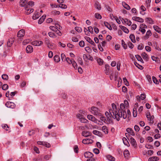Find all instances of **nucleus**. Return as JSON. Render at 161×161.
I'll return each instance as SVG.
<instances>
[{"label": "nucleus", "instance_id": "f257e3e1", "mask_svg": "<svg viewBox=\"0 0 161 161\" xmlns=\"http://www.w3.org/2000/svg\"><path fill=\"white\" fill-rule=\"evenodd\" d=\"M112 109L109 110L112 112V113L114 118L118 121L119 120L120 118L122 117L124 119H125L127 117V114L126 111V108L124 104L121 103L120 105V109L118 110L115 104L113 103L112 104Z\"/></svg>", "mask_w": 161, "mask_h": 161}, {"label": "nucleus", "instance_id": "f03ea898", "mask_svg": "<svg viewBox=\"0 0 161 161\" xmlns=\"http://www.w3.org/2000/svg\"><path fill=\"white\" fill-rule=\"evenodd\" d=\"M112 112L111 111L109 110V112H106L105 113V114L107 118V122L108 121V122L109 123L110 122H111L112 121V118L113 117L114 119H115L114 118V115L113 116L112 114Z\"/></svg>", "mask_w": 161, "mask_h": 161}, {"label": "nucleus", "instance_id": "7ed1b4c3", "mask_svg": "<svg viewBox=\"0 0 161 161\" xmlns=\"http://www.w3.org/2000/svg\"><path fill=\"white\" fill-rule=\"evenodd\" d=\"M92 113L95 115L101 116V113L98 108L95 107H92L91 108Z\"/></svg>", "mask_w": 161, "mask_h": 161}, {"label": "nucleus", "instance_id": "20e7f679", "mask_svg": "<svg viewBox=\"0 0 161 161\" xmlns=\"http://www.w3.org/2000/svg\"><path fill=\"white\" fill-rule=\"evenodd\" d=\"M19 4L21 7H24L25 9L28 8L27 0H20L19 2Z\"/></svg>", "mask_w": 161, "mask_h": 161}, {"label": "nucleus", "instance_id": "39448f33", "mask_svg": "<svg viewBox=\"0 0 161 161\" xmlns=\"http://www.w3.org/2000/svg\"><path fill=\"white\" fill-rule=\"evenodd\" d=\"M6 106L8 108H13L15 107L14 104L10 102H7L5 104Z\"/></svg>", "mask_w": 161, "mask_h": 161}, {"label": "nucleus", "instance_id": "423d86ee", "mask_svg": "<svg viewBox=\"0 0 161 161\" xmlns=\"http://www.w3.org/2000/svg\"><path fill=\"white\" fill-rule=\"evenodd\" d=\"M31 44L34 46H40L43 44V42L41 41H35L32 42Z\"/></svg>", "mask_w": 161, "mask_h": 161}, {"label": "nucleus", "instance_id": "0eeeda50", "mask_svg": "<svg viewBox=\"0 0 161 161\" xmlns=\"http://www.w3.org/2000/svg\"><path fill=\"white\" fill-rule=\"evenodd\" d=\"M25 35V31L23 29H21L19 31L17 34V37H21L24 36Z\"/></svg>", "mask_w": 161, "mask_h": 161}, {"label": "nucleus", "instance_id": "6e6552de", "mask_svg": "<svg viewBox=\"0 0 161 161\" xmlns=\"http://www.w3.org/2000/svg\"><path fill=\"white\" fill-rule=\"evenodd\" d=\"M130 141L131 144L134 147H137V144L136 140L133 137H131L130 138Z\"/></svg>", "mask_w": 161, "mask_h": 161}, {"label": "nucleus", "instance_id": "1a4fd4ad", "mask_svg": "<svg viewBox=\"0 0 161 161\" xmlns=\"http://www.w3.org/2000/svg\"><path fill=\"white\" fill-rule=\"evenodd\" d=\"M152 35V33L150 30L147 31L146 33V34L145 36H144L143 38L144 40H147L149 38L150 36Z\"/></svg>", "mask_w": 161, "mask_h": 161}, {"label": "nucleus", "instance_id": "9d476101", "mask_svg": "<svg viewBox=\"0 0 161 161\" xmlns=\"http://www.w3.org/2000/svg\"><path fill=\"white\" fill-rule=\"evenodd\" d=\"M132 19L134 20H135L136 21L141 23L143 22L144 21L143 19L138 17H133L132 18Z\"/></svg>", "mask_w": 161, "mask_h": 161}, {"label": "nucleus", "instance_id": "9b49d317", "mask_svg": "<svg viewBox=\"0 0 161 161\" xmlns=\"http://www.w3.org/2000/svg\"><path fill=\"white\" fill-rule=\"evenodd\" d=\"M26 52L28 53H31L33 51V48L32 47L28 45L27 46L26 48Z\"/></svg>", "mask_w": 161, "mask_h": 161}, {"label": "nucleus", "instance_id": "f8f14e48", "mask_svg": "<svg viewBox=\"0 0 161 161\" xmlns=\"http://www.w3.org/2000/svg\"><path fill=\"white\" fill-rule=\"evenodd\" d=\"M84 156L86 158H90L92 157L93 156V154L90 152H86L84 153Z\"/></svg>", "mask_w": 161, "mask_h": 161}, {"label": "nucleus", "instance_id": "ddd939ff", "mask_svg": "<svg viewBox=\"0 0 161 161\" xmlns=\"http://www.w3.org/2000/svg\"><path fill=\"white\" fill-rule=\"evenodd\" d=\"M86 40L94 46H95V44L94 42L89 37L86 36L85 37Z\"/></svg>", "mask_w": 161, "mask_h": 161}, {"label": "nucleus", "instance_id": "4468645a", "mask_svg": "<svg viewBox=\"0 0 161 161\" xmlns=\"http://www.w3.org/2000/svg\"><path fill=\"white\" fill-rule=\"evenodd\" d=\"M142 58L145 60L146 61H148L149 58L148 55L145 52H143L142 53Z\"/></svg>", "mask_w": 161, "mask_h": 161}, {"label": "nucleus", "instance_id": "2eb2a0df", "mask_svg": "<svg viewBox=\"0 0 161 161\" xmlns=\"http://www.w3.org/2000/svg\"><path fill=\"white\" fill-rule=\"evenodd\" d=\"M126 131L127 132H128V133H129L130 135H132L133 136L135 135V133L133 131V130L131 128H127L126 130Z\"/></svg>", "mask_w": 161, "mask_h": 161}, {"label": "nucleus", "instance_id": "dca6fc26", "mask_svg": "<svg viewBox=\"0 0 161 161\" xmlns=\"http://www.w3.org/2000/svg\"><path fill=\"white\" fill-rule=\"evenodd\" d=\"M14 41V38H10L8 39L7 42V45L8 47H11Z\"/></svg>", "mask_w": 161, "mask_h": 161}, {"label": "nucleus", "instance_id": "f3484780", "mask_svg": "<svg viewBox=\"0 0 161 161\" xmlns=\"http://www.w3.org/2000/svg\"><path fill=\"white\" fill-rule=\"evenodd\" d=\"M82 135L85 137H88L91 135V133L89 131H84L82 132Z\"/></svg>", "mask_w": 161, "mask_h": 161}, {"label": "nucleus", "instance_id": "a211bd4d", "mask_svg": "<svg viewBox=\"0 0 161 161\" xmlns=\"http://www.w3.org/2000/svg\"><path fill=\"white\" fill-rule=\"evenodd\" d=\"M122 3L123 6L127 10H130V6L125 2H122Z\"/></svg>", "mask_w": 161, "mask_h": 161}, {"label": "nucleus", "instance_id": "6ab92c4d", "mask_svg": "<svg viewBox=\"0 0 161 161\" xmlns=\"http://www.w3.org/2000/svg\"><path fill=\"white\" fill-rule=\"evenodd\" d=\"M119 27L121 28L122 30L125 32L126 33H129V31L128 29L126 27L122 25H120Z\"/></svg>", "mask_w": 161, "mask_h": 161}, {"label": "nucleus", "instance_id": "aec40b11", "mask_svg": "<svg viewBox=\"0 0 161 161\" xmlns=\"http://www.w3.org/2000/svg\"><path fill=\"white\" fill-rule=\"evenodd\" d=\"M87 118L90 120L95 122L96 120V118L91 115H88L87 116Z\"/></svg>", "mask_w": 161, "mask_h": 161}, {"label": "nucleus", "instance_id": "412c9836", "mask_svg": "<svg viewBox=\"0 0 161 161\" xmlns=\"http://www.w3.org/2000/svg\"><path fill=\"white\" fill-rule=\"evenodd\" d=\"M102 130L106 134H108V129L106 126H103L102 127Z\"/></svg>", "mask_w": 161, "mask_h": 161}, {"label": "nucleus", "instance_id": "4be33fe9", "mask_svg": "<svg viewBox=\"0 0 161 161\" xmlns=\"http://www.w3.org/2000/svg\"><path fill=\"white\" fill-rule=\"evenodd\" d=\"M54 61L56 63H58L60 61V58L58 55H55L53 57Z\"/></svg>", "mask_w": 161, "mask_h": 161}, {"label": "nucleus", "instance_id": "5701e85b", "mask_svg": "<svg viewBox=\"0 0 161 161\" xmlns=\"http://www.w3.org/2000/svg\"><path fill=\"white\" fill-rule=\"evenodd\" d=\"M153 28L157 32L161 34V29L158 26L156 25L154 26Z\"/></svg>", "mask_w": 161, "mask_h": 161}, {"label": "nucleus", "instance_id": "b1692460", "mask_svg": "<svg viewBox=\"0 0 161 161\" xmlns=\"http://www.w3.org/2000/svg\"><path fill=\"white\" fill-rule=\"evenodd\" d=\"M105 69L104 70L105 73L107 75H108V71L109 70V66L108 64H105Z\"/></svg>", "mask_w": 161, "mask_h": 161}, {"label": "nucleus", "instance_id": "393cba45", "mask_svg": "<svg viewBox=\"0 0 161 161\" xmlns=\"http://www.w3.org/2000/svg\"><path fill=\"white\" fill-rule=\"evenodd\" d=\"M130 38L133 42L135 43L136 42L135 36L134 34H130Z\"/></svg>", "mask_w": 161, "mask_h": 161}, {"label": "nucleus", "instance_id": "a878e982", "mask_svg": "<svg viewBox=\"0 0 161 161\" xmlns=\"http://www.w3.org/2000/svg\"><path fill=\"white\" fill-rule=\"evenodd\" d=\"M106 157L107 159L110 161H114L115 160L114 157L110 155H107Z\"/></svg>", "mask_w": 161, "mask_h": 161}, {"label": "nucleus", "instance_id": "bb28decb", "mask_svg": "<svg viewBox=\"0 0 161 161\" xmlns=\"http://www.w3.org/2000/svg\"><path fill=\"white\" fill-rule=\"evenodd\" d=\"M104 24L105 26L109 30H112V28L111 26L108 23L106 22H104Z\"/></svg>", "mask_w": 161, "mask_h": 161}, {"label": "nucleus", "instance_id": "cd10ccee", "mask_svg": "<svg viewBox=\"0 0 161 161\" xmlns=\"http://www.w3.org/2000/svg\"><path fill=\"white\" fill-rule=\"evenodd\" d=\"M97 61L98 64L100 65H101L103 64V60L99 58H97Z\"/></svg>", "mask_w": 161, "mask_h": 161}, {"label": "nucleus", "instance_id": "c85d7f7f", "mask_svg": "<svg viewBox=\"0 0 161 161\" xmlns=\"http://www.w3.org/2000/svg\"><path fill=\"white\" fill-rule=\"evenodd\" d=\"M40 16V14L38 13H37L32 16V19H38Z\"/></svg>", "mask_w": 161, "mask_h": 161}, {"label": "nucleus", "instance_id": "c756f323", "mask_svg": "<svg viewBox=\"0 0 161 161\" xmlns=\"http://www.w3.org/2000/svg\"><path fill=\"white\" fill-rule=\"evenodd\" d=\"M26 9V10L25 11V13L27 14H29L33 12L34 11V9L33 8L29 9V8H27Z\"/></svg>", "mask_w": 161, "mask_h": 161}, {"label": "nucleus", "instance_id": "7c9ffc66", "mask_svg": "<svg viewBox=\"0 0 161 161\" xmlns=\"http://www.w3.org/2000/svg\"><path fill=\"white\" fill-rule=\"evenodd\" d=\"M158 160V157H153L150 158L148 159V161H157Z\"/></svg>", "mask_w": 161, "mask_h": 161}, {"label": "nucleus", "instance_id": "2f4dec72", "mask_svg": "<svg viewBox=\"0 0 161 161\" xmlns=\"http://www.w3.org/2000/svg\"><path fill=\"white\" fill-rule=\"evenodd\" d=\"M135 57L137 60L139 61H140L142 63H144V62L143 60L142 59V58L141 57V56L139 55H135Z\"/></svg>", "mask_w": 161, "mask_h": 161}, {"label": "nucleus", "instance_id": "473e14b6", "mask_svg": "<svg viewBox=\"0 0 161 161\" xmlns=\"http://www.w3.org/2000/svg\"><path fill=\"white\" fill-rule=\"evenodd\" d=\"M66 60L67 63L69 64H71L72 63V62L74 60L73 59H71L67 57L66 58Z\"/></svg>", "mask_w": 161, "mask_h": 161}, {"label": "nucleus", "instance_id": "72a5a7b5", "mask_svg": "<svg viewBox=\"0 0 161 161\" xmlns=\"http://www.w3.org/2000/svg\"><path fill=\"white\" fill-rule=\"evenodd\" d=\"M124 22L129 26H130L131 24V21L127 19H125L124 20Z\"/></svg>", "mask_w": 161, "mask_h": 161}, {"label": "nucleus", "instance_id": "f704fd0d", "mask_svg": "<svg viewBox=\"0 0 161 161\" xmlns=\"http://www.w3.org/2000/svg\"><path fill=\"white\" fill-rule=\"evenodd\" d=\"M122 140L123 141V142L124 144L126 146H128V145L129 146V142L125 137H123L122 139Z\"/></svg>", "mask_w": 161, "mask_h": 161}, {"label": "nucleus", "instance_id": "c9c22d12", "mask_svg": "<svg viewBox=\"0 0 161 161\" xmlns=\"http://www.w3.org/2000/svg\"><path fill=\"white\" fill-rule=\"evenodd\" d=\"M121 44L122 47H123V48L125 49H126L127 48V45L125 43L124 41L122 40H121Z\"/></svg>", "mask_w": 161, "mask_h": 161}, {"label": "nucleus", "instance_id": "e433bc0d", "mask_svg": "<svg viewBox=\"0 0 161 161\" xmlns=\"http://www.w3.org/2000/svg\"><path fill=\"white\" fill-rule=\"evenodd\" d=\"M141 9L142 11H141L140 12V13L142 14H145V13H143V12L145 11L146 10V8L145 7L143 6L142 5L141 7Z\"/></svg>", "mask_w": 161, "mask_h": 161}, {"label": "nucleus", "instance_id": "4c0bfd02", "mask_svg": "<svg viewBox=\"0 0 161 161\" xmlns=\"http://www.w3.org/2000/svg\"><path fill=\"white\" fill-rule=\"evenodd\" d=\"M71 64H72V66L75 69H77V64L75 60H73Z\"/></svg>", "mask_w": 161, "mask_h": 161}, {"label": "nucleus", "instance_id": "58836bf2", "mask_svg": "<svg viewBox=\"0 0 161 161\" xmlns=\"http://www.w3.org/2000/svg\"><path fill=\"white\" fill-rule=\"evenodd\" d=\"M133 115L134 117H136L137 115V111L136 108H134L133 109Z\"/></svg>", "mask_w": 161, "mask_h": 161}, {"label": "nucleus", "instance_id": "ea45409f", "mask_svg": "<svg viewBox=\"0 0 161 161\" xmlns=\"http://www.w3.org/2000/svg\"><path fill=\"white\" fill-rule=\"evenodd\" d=\"M124 156L125 157H126L128 156L129 155V152L128 150H125L124 152Z\"/></svg>", "mask_w": 161, "mask_h": 161}, {"label": "nucleus", "instance_id": "a19ab883", "mask_svg": "<svg viewBox=\"0 0 161 161\" xmlns=\"http://www.w3.org/2000/svg\"><path fill=\"white\" fill-rule=\"evenodd\" d=\"M147 21L150 24H153L154 23L153 21L150 18H147Z\"/></svg>", "mask_w": 161, "mask_h": 161}, {"label": "nucleus", "instance_id": "79ce46f5", "mask_svg": "<svg viewBox=\"0 0 161 161\" xmlns=\"http://www.w3.org/2000/svg\"><path fill=\"white\" fill-rule=\"evenodd\" d=\"M151 0H146V5L147 7H149L150 6Z\"/></svg>", "mask_w": 161, "mask_h": 161}, {"label": "nucleus", "instance_id": "37998d69", "mask_svg": "<svg viewBox=\"0 0 161 161\" xmlns=\"http://www.w3.org/2000/svg\"><path fill=\"white\" fill-rule=\"evenodd\" d=\"M8 88V85L7 84H4L2 87V89L3 90H6Z\"/></svg>", "mask_w": 161, "mask_h": 161}, {"label": "nucleus", "instance_id": "c03bdc74", "mask_svg": "<svg viewBox=\"0 0 161 161\" xmlns=\"http://www.w3.org/2000/svg\"><path fill=\"white\" fill-rule=\"evenodd\" d=\"M93 133L94 134L97 136H100L101 134V133L97 130H94L93 131Z\"/></svg>", "mask_w": 161, "mask_h": 161}, {"label": "nucleus", "instance_id": "a18cd8bd", "mask_svg": "<svg viewBox=\"0 0 161 161\" xmlns=\"http://www.w3.org/2000/svg\"><path fill=\"white\" fill-rule=\"evenodd\" d=\"M134 64L139 69H143V67L142 66L139 65L136 62H135Z\"/></svg>", "mask_w": 161, "mask_h": 161}, {"label": "nucleus", "instance_id": "49530a36", "mask_svg": "<svg viewBox=\"0 0 161 161\" xmlns=\"http://www.w3.org/2000/svg\"><path fill=\"white\" fill-rule=\"evenodd\" d=\"M153 80V82L156 84H158L159 83V82L158 81L157 79L154 76H153L152 77Z\"/></svg>", "mask_w": 161, "mask_h": 161}, {"label": "nucleus", "instance_id": "de8ad7c7", "mask_svg": "<svg viewBox=\"0 0 161 161\" xmlns=\"http://www.w3.org/2000/svg\"><path fill=\"white\" fill-rule=\"evenodd\" d=\"M58 7L62 8L65 9L67 8V6L65 4H60L58 5Z\"/></svg>", "mask_w": 161, "mask_h": 161}, {"label": "nucleus", "instance_id": "09e8293b", "mask_svg": "<svg viewBox=\"0 0 161 161\" xmlns=\"http://www.w3.org/2000/svg\"><path fill=\"white\" fill-rule=\"evenodd\" d=\"M75 30L78 32H81L82 31L81 28L79 27H75Z\"/></svg>", "mask_w": 161, "mask_h": 161}, {"label": "nucleus", "instance_id": "8fccbe9b", "mask_svg": "<svg viewBox=\"0 0 161 161\" xmlns=\"http://www.w3.org/2000/svg\"><path fill=\"white\" fill-rule=\"evenodd\" d=\"M80 120L81 122L83 123H87L88 121V120L86 119L83 118V117L82 118H81V119H80Z\"/></svg>", "mask_w": 161, "mask_h": 161}, {"label": "nucleus", "instance_id": "3c124183", "mask_svg": "<svg viewBox=\"0 0 161 161\" xmlns=\"http://www.w3.org/2000/svg\"><path fill=\"white\" fill-rule=\"evenodd\" d=\"M35 132V131L34 130H32L29 131L28 132V134L29 136H32L34 135Z\"/></svg>", "mask_w": 161, "mask_h": 161}, {"label": "nucleus", "instance_id": "603ef678", "mask_svg": "<svg viewBox=\"0 0 161 161\" xmlns=\"http://www.w3.org/2000/svg\"><path fill=\"white\" fill-rule=\"evenodd\" d=\"M89 139H86L82 140V143L84 144H89Z\"/></svg>", "mask_w": 161, "mask_h": 161}, {"label": "nucleus", "instance_id": "864d4df0", "mask_svg": "<svg viewBox=\"0 0 161 161\" xmlns=\"http://www.w3.org/2000/svg\"><path fill=\"white\" fill-rule=\"evenodd\" d=\"M95 17L98 19H100L102 18L101 16L98 14L96 13L95 14Z\"/></svg>", "mask_w": 161, "mask_h": 161}, {"label": "nucleus", "instance_id": "5fc2aeb1", "mask_svg": "<svg viewBox=\"0 0 161 161\" xmlns=\"http://www.w3.org/2000/svg\"><path fill=\"white\" fill-rule=\"evenodd\" d=\"M123 80L125 85H126V86H128L129 85V83L127 81V80L125 77L123 78Z\"/></svg>", "mask_w": 161, "mask_h": 161}, {"label": "nucleus", "instance_id": "6e6d98bb", "mask_svg": "<svg viewBox=\"0 0 161 161\" xmlns=\"http://www.w3.org/2000/svg\"><path fill=\"white\" fill-rule=\"evenodd\" d=\"M128 47L131 49H132L134 47V45L133 44L130 42H128Z\"/></svg>", "mask_w": 161, "mask_h": 161}, {"label": "nucleus", "instance_id": "4d7b16f0", "mask_svg": "<svg viewBox=\"0 0 161 161\" xmlns=\"http://www.w3.org/2000/svg\"><path fill=\"white\" fill-rule=\"evenodd\" d=\"M8 76L6 74H3L2 75V78L4 80H7L8 79Z\"/></svg>", "mask_w": 161, "mask_h": 161}, {"label": "nucleus", "instance_id": "13d9d810", "mask_svg": "<svg viewBox=\"0 0 161 161\" xmlns=\"http://www.w3.org/2000/svg\"><path fill=\"white\" fill-rule=\"evenodd\" d=\"M49 36L52 38H54L55 34L52 32H50L48 33Z\"/></svg>", "mask_w": 161, "mask_h": 161}, {"label": "nucleus", "instance_id": "bf43d9fd", "mask_svg": "<svg viewBox=\"0 0 161 161\" xmlns=\"http://www.w3.org/2000/svg\"><path fill=\"white\" fill-rule=\"evenodd\" d=\"M51 154H48L46 155L44 157V158L46 160H48L51 158Z\"/></svg>", "mask_w": 161, "mask_h": 161}, {"label": "nucleus", "instance_id": "052dcab7", "mask_svg": "<svg viewBox=\"0 0 161 161\" xmlns=\"http://www.w3.org/2000/svg\"><path fill=\"white\" fill-rule=\"evenodd\" d=\"M2 127L3 129H5L6 130H8L9 127L6 124H4L2 125Z\"/></svg>", "mask_w": 161, "mask_h": 161}, {"label": "nucleus", "instance_id": "680f3d73", "mask_svg": "<svg viewBox=\"0 0 161 161\" xmlns=\"http://www.w3.org/2000/svg\"><path fill=\"white\" fill-rule=\"evenodd\" d=\"M95 8L98 10H100L101 9V7L98 3H96Z\"/></svg>", "mask_w": 161, "mask_h": 161}, {"label": "nucleus", "instance_id": "e2e57ef3", "mask_svg": "<svg viewBox=\"0 0 161 161\" xmlns=\"http://www.w3.org/2000/svg\"><path fill=\"white\" fill-rule=\"evenodd\" d=\"M61 59H62V61H65L66 60L65 58H66L65 56V54H64V53H62L61 54Z\"/></svg>", "mask_w": 161, "mask_h": 161}, {"label": "nucleus", "instance_id": "0e129e2a", "mask_svg": "<svg viewBox=\"0 0 161 161\" xmlns=\"http://www.w3.org/2000/svg\"><path fill=\"white\" fill-rule=\"evenodd\" d=\"M79 45L81 47H84L85 45V43L83 41H80L79 42Z\"/></svg>", "mask_w": 161, "mask_h": 161}, {"label": "nucleus", "instance_id": "69168bd1", "mask_svg": "<svg viewBox=\"0 0 161 161\" xmlns=\"http://www.w3.org/2000/svg\"><path fill=\"white\" fill-rule=\"evenodd\" d=\"M135 130L136 132H138L140 130V128L138 126L135 125L134 127Z\"/></svg>", "mask_w": 161, "mask_h": 161}, {"label": "nucleus", "instance_id": "338daca9", "mask_svg": "<svg viewBox=\"0 0 161 161\" xmlns=\"http://www.w3.org/2000/svg\"><path fill=\"white\" fill-rule=\"evenodd\" d=\"M28 6V8H29L32 5H34V2L32 1H30L28 3L27 2Z\"/></svg>", "mask_w": 161, "mask_h": 161}, {"label": "nucleus", "instance_id": "774afa93", "mask_svg": "<svg viewBox=\"0 0 161 161\" xmlns=\"http://www.w3.org/2000/svg\"><path fill=\"white\" fill-rule=\"evenodd\" d=\"M78 63L81 65L83 64V62L81 58H79L78 59Z\"/></svg>", "mask_w": 161, "mask_h": 161}]
</instances>
